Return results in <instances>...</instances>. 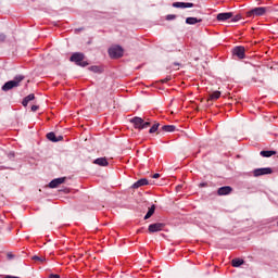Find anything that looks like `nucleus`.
I'll use <instances>...</instances> for the list:
<instances>
[{
	"instance_id": "nucleus-8",
	"label": "nucleus",
	"mask_w": 278,
	"mask_h": 278,
	"mask_svg": "<svg viewBox=\"0 0 278 278\" xmlns=\"http://www.w3.org/2000/svg\"><path fill=\"white\" fill-rule=\"evenodd\" d=\"M233 191V188L229 187V186H224V187H220L218 190H217V194L219 197H227V194H231V192Z\"/></svg>"
},
{
	"instance_id": "nucleus-20",
	"label": "nucleus",
	"mask_w": 278,
	"mask_h": 278,
	"mask_svg": "<svg viewBox=\"0 0 278 278\" xmlns=\"http://www.w3.org/2000/svg\"><path fill=\"white\" fill-rule=\"evenodd\" d=\"M153 214H155V204H153L147 212V214L144 215V220H149V218H151V216H153Z\"/></svg>"
},
{
	"instance_id": "nucleus-30",
	"label": "nucleus",
	"mask_w": 278,
	"mask_h": 278,
	"mask_svg": "<svg viewBox=\"0 0 278 278\" xmlns=\"http://www.w3.org/2000/svg\"><path fill=\"white\" fill-rule=\"evenodd\" d=\"M8 260H14V254L11 252L7 254Z\"/></svg>"
},
{
	"instance_id": "nucleus-16",
	"label": "nucleus",
	"mask_w": 278,
	"mask_h": 278,
	"mask_svg": "<svg viewBox=\"0 0 278 278\" xmlns=\"http://www.w3.org/2000/svg\"><path fill=\"white\" fill-rule=\"evenodd\" d=\"M34 99H36V96L34 93L26 96L22 101V105L24 108H27V105H29V101H34Z\"/></svg>"
},
{
	"instance_id": "nucleus-32",
	"label": "nucleus",
	"mask_w": 278,
	"mask_h": 278,
	"mask_svg": "<svg viewBox=\"0 0 278 278\" xmlns=\"http://www.w3.org/2000/svg\"><path fill=\"white\" fill-rule=\"evenodd\" d=\"M37 110H38V105H33L31 106V112H37Z\"/></svg>"
},
{
	"instance_id": "nucleus-6",
	"label": "nucleus",
	"mask_w": 278,
	"mask_h": 278,
	"mask_svg": "<svg viewBox=\"0 0 278 278\" xmlns=\"http://www.w3.org/2000/svg\"><path fill=\"white\" fill-rule=\"evenodd\" d=\"M266 14L265 7H256L248 12V16H264Z\"/></svg>"
},
{
	"instance_id": "nucleus-27",
	"label": "nucleus",
	"mask_w": 278,
	"mask_h": 278,
	"mask_svg": "<svg viewBox=\"0 0 278 278\" xmlns=\"http://www.w3.org/2000/svg\"><path fill=\"white\" fill-rule=\"evenodd\" d=\"M148 127H151V122H142V126H141V129H148Z\"/></svg>"
},
{
	"instance_id": "nucleus-34",
	"label": "nucleus",
	"mask_w": 278,
	"mask_h": 278,
	"mask_svg": "<svg viewBox=\"0 0 278 278\" xmlns=\"http://www.w3.org/2000/svg\"><path fill=\"white\" fill-rule=\"evenodd\" d=\"M162 81H163V84H166L167 81H170V78H165Z\"/></svg>"
},
{
	"instance_id": "nucleus-14",
	"label": "nucleus",
	"mask_w": 278,
	"mask_h": 278,
	"mask_svg": "<svg viewBox=\"0 0 278 278\" xmlns=\"http://www.w3.org/2000/svg\"><path fill=\"white\" fill-rule=\"evenodd\" d=\"M92 164H96L97 166H110V162H108L106 157H98L93 160Z\"/></svg>"
},
{
	"instance_id": "nucleus-37",
	"label": "nucleus",
	"mask_w": 278,
	"mask_h": 278,
	"mask_svg": "<svg viewBox=\"0 0 278 278\" xmlns=\"http://www.w3.org/2000/svg\"><path fill=\"white\" fill-rule=\"evenodd\" d=\"M252 81H254V83H255V81H256V80H255V78H252Z\"/></svg>"
},
{
	"instance_id": "nucleus-36",
	"label": "nucleus",
	"mask_w": 278,
	"mask_h": 278,
	"mask_svg": "<svg viewBox=\"0 0 278 278\" xmlns=\"http://www.w3.org/2000/svg\"><path fill=\"white\" fill-rule=\"evenodd\" d=\"M174 66H179V63H174Z\"/></svg>"
},
{
	"instance_id": "nucleus-19",
	"label": "nucleus",
	"mask_w": 278,
	"mask_h": 278,
	"mask_svg": "<svg viewBox=\"0 0 278 278\" xmlns=\"http://www.w3.org/2000/svg\"><path fill=\"white\" fill-rule=\"evenodd\" d=\"M203 20L197 18V17H187L186 18V24L187 25H197V23H202Z\"/></svg>"
},
{
	"instance_id": "nucleus-13",
	"label": "nucleus",
	"mask_w": 278,
	"mask_h": 278,
	"mask_svg": "<svg viewBox=\"0 0 278 278\" xmlns=\"http://www.w3.org/2000/svg\"><path fill=\"white\" fill-rule=\"evenodd\" d=\"M130 123H132V125L135 126V129H142V123H143L142 117L136 116L130 119Z\"/></svg>"
},
{
	"instance_id": "nucleus-15",
	"label": "nucleus",
	"mask_w": 278,
	"mask_h": 278,
	"mask_svg": "<svg viewBox=\"0 0 278 278\" xmlns=\"http://www.w3.org/2000/svg\"><path fill=\"white\" fill-rule=\"evenodd\" d=\"M142 186H149V180L147 178H141V179L137 180L132 185V188L138 189V188H142Z\"/></svg>"
},
{
	"instance_id": "nucleus-26",
	"label": "nucleus",
	"mask_w": 278,
	"mask_h": 278,
	"mask_svg": "<svg viewBox=\"0 0 278 278\" xmlns=\"http://www.w3.org/2000/svg\"><path fill=\"white\" fill-rule=\"evenodd\" d=\"M31 260H34L35 262H45V257L38 255H34Z\"/></svg>"
},
{
	"instance_id": "nucleus-39",
	"label": "nucleus",
	"mask_w": 278,
	"mask_h": 278,
	"mask_svg": "<svg viewBox=\"0 0 278 278\" xmlns=\"http://www.w3.org/2000/svg\"><path fill=\"white\" fill-rule=\"evenodd\" d=\"M256 1H261V0H256Z\"/></svg>"
},
{
	"instance_id": "nucleus-2",
	"label": "nucleus",
	"mask_w": 278,
	"mask_h": 278,
	"mask_svg": "<svg viewBox=\"0 0 278 278\" xmlns=\"http://www.w3.org/2000/svg\"><path fill=\"white\" fill-rule=\"evenodd\" d=\"M84 53L81 52H75L71 55L70 60L72 62L76 63V66H81L83 68H86V66H88V61H84Z\"/></svg>"
},
{
	"instance_id": "nucleus-35",
	"label": "nucleus",
	"mask_w": 278,
	"mask_h": 278,
	"mask_svg": "<svg viewBox=\"0 0 278 278\" xmlns=\"http://www.w3.org/2000/svg\"><path fill=\"white\" fill-rule=\"evenodd\" d=\"M200 186L203 188V187H205V186H206V184H205V182H202Z\"/></svg>"
},
{
	"instance_id": "nucleus-9",
	"label": "nucleus",
	"mask_w": 278,
	"mask_h": 278,
	"mask_svg": "<svg viewBox=\"0 0 278 278\" xmlns=\"http://www.w3.org/2000/svg\"><path fill=\"white\" fill-rule=\"evenodd\" d=\"M148 229L150 233H156V231H162L164 229V224L163 223L151 224Z\"/></svg>"
},
{
	"instance_id": "nucleus-33",
	"label": "nucleus",
	"mask_w": 278,
	"mask_h": 278,
	"mask_svg": "<svg viewBox=\"0 0 278 278\" xmlns=\"http://www.w3.org/2000/svg\"><path fill=\"white\" fill-rule=\"evenodd\" d=\"M159 177H160V174H154V175L152 176L153 179H159Z\"/></svg>"
},
{
	"instance_id": "nucleus-25",
	"label": "nucleus",
	"mask_w": 278,
	"mask_h": 278,
	"mask_svg": "<svg viewBox=\"0 0 278 278\" xmlns=\"http://www.w3.org/2000/svg\"><path fill=\"white\" fill-rule=\"evenodd\" d=\"M89 71H92V73H101V68L97 65L89 67Z\"/></svg>"
},
{
	"instance_id": "nucleus-3",
	"label": "nucleus",
	"mask_w": 278,
	"mask_h": 278,
	"mask_svg": "<svg viewBox=\"0 0 278 278\" xmlns=\"http://www.w3.org/2000/svg\"><path fill=\"white\" fill-rule=\"evenodd\" d=\"M123 47L121 46H114L112 48L109 49V55L110 58H112L113 60H116L118 58H123Z\"/></svg>"
},
{
	"instance_id": "nucleus-17",
	"label": "nucleus",
	"mask_w": 278,
	"mask_h": 278,
	"mask_svg": "<svg viewBox=\"0 0 278 278\" xmlns=\"http://www.w3.org/2000/svg\"><path fill=\"white\" fill-rule=\"evenodd\" d=\"M260 155H262V157H273V155H277V151L263 150V151L260 152Z\"/></svg>"
},
{
	"instance_id": "nucleus-7",
	"label": "nucleus",
	"mask_w": 278,
	"mask_h": 278,
	"mask_svg": "<svg viewBox=\"0 0 278 278\" xmlns=\"http://www.w3.org/2000/svg\"><path fill=\"white\" fill-rule=\"evenodd\" d=\"M233 17L232 12H225V13H219L217 14L216 18L219 23H225V21H229V18Z\"/></svg>"
},
{
	"instance_id": "nucleus-38",
	"label": "nucleus",
	"mask_w": 278,
	"mask_h": 278,
	"mask_svg": "<svg viewBox=\"0 0 278 278\" xmlns=\"http://www.w3.org/2000/svg\"><path fill=\"white\" fill-rule=\"evenodd\" d=\"M11 155L14 157V153H11Z\"/></svg>"
},
{
	"instance_id": "nucleus-1",
	"label": "nucleus",
	"mask_w": 278,
	"mask_h": 278,
	"mask_svg": "<svg viewBox=\"0 0 278 278\" xmlns=\"http://www.w3.org/2000/svg\"><path fill=\"white\" fill-rule=\"evenodd\" d=\"M25 79V76L23 75H17L14 77L13 80H9L7 81L3 86H2V90L3 92H8L10 90H12V88H18L20 84Z\"/></svg>"
},
{
	"instance_id": "nucleus-10",
	"label": "nucleus",
	"mask_w": 278,
	"mask_h": 278,
	"mask_svg": "<svg viewBox=\"0 0 278 278\" xmlns=\"http://www.w3.org/2000/svg\"><path fill=\"white\" fill-rule=\"evenodd\" d=\"M64 181H66V177L55 178L49 182V188H58V186H61Z\"/></svg>"
},
{
	"instance_id": "nucleus-12",
	"label": "nucleus",
	"mask_w": 278,
	"mask_h": 278,
	"mask_svg": "<svg viewBox=\"0 0 278 278\" xmlns=\"http://www.w3.org/2000/svg\"><path fill=\"white\" fill-rule=\"evenodd\" d=\"M173 8H180L181 10L186 8H194V3L192 2H174Z\"/></svg>"
},
{
	"instance_id": "nucleus-11",
	"label": "nucleus",
	"mask_w": 278,
	"mask_h": 278,
	"mask_svg": "<svg viewBox=\"0 0 278 278\" xmlns=\"http://www.w3.org/2000/svg\"><path fill=\"white\" fill-rule=\"evenodd\" d=\"M47 138L50 140V142H62L64 140L63 136H55V132L51 131L47 134Z\"/></svg>"
},
{
	"instance_id": "nucleus-28",
	"label": "nucleus",
	"mask_w": 278,
	"mask_h": 278,
	"mask_svg": "<svg viewBox=\"0 0 278 278\" xmlns=\"http://www.w3.org/2000/svg\"><path fill=\"white\" fill-rule=\"evenodd\" d=\"M175 18H177V15H175V14L166 15V21H175Z\"/></svg>"
},
{
	"instance_id": "nucleus-29",
	"label": "nucleus",
	"mask_w": 278,
	"mask_h": 278,
	"mask_svg": "<svg viewBox=\"0 0 278 278\" xmlns=\"http://www.w3.org/2000/svg\"><path fill=\"white\" fill-rule=\"evenodd\" d=\"M0 42H5V34H0Z\"/></svg>"
},
{
	"instance_id": "nucleus-31",
	"label": "nucleus",
	"mask_w": 278,
	"mask_h": 278,
	"mask_svg": "<svg viewBox=\"0 0 278 278\" xmlns=\"http://www.w3.org/2000/svg\"><path fill=\"white\" fill-rule=\"evenodd\" d=\"M49 278H60V275H58V274H51V275L49 276Z\"/></svg>"
},
{
	"instance_id": "nucleus-24",
	"label": "nucleus",
	"mask_w": 278,
	"mask_h": 278,
	"mask_svg": "<svg viewBox=\"0 0 278 278\" xmlns=\"http://www.w3.org/2000/svg\"><path fill=\"white\" fill-rule=\"evenodd\" d=\"M231 18V22L232 23H238V21H241L242 20V15H240V14H237V15H232V17H230Z\"/></svg>"
},
{
	"instance_id": "nucleus-5",
	"label": "nucleus",
	"mask_w": 278,
	"mask_h": 278,
	"mask_svg": "<svg viewBox=\"0 0 278 278\" xmlns=\"http://www.w3.org/2000/svg\"><path fill=\"white\" fill-rule=\"evenodd\" d=\"M254 177H262L264 175H273V168L270 167H262V168H255L253 170Z\"/></svg>"
},
{
	"instance_id": "nucleus-21",
	"label": "nucleus",
	"mask_w": 278,
	"mask_h": 278,
	"mask_svg": "<svg viewBox=\"0 0 278 278\" xmlns=\"http://www.w3.org/2000/svg\"><path fill=\"white\" fill-rule=\"evenodd\" d=\"M231 264H232L233 268H240V266H242V264H244V260L233 258Z\"/></svg>"
},
{
	"instance_id": "nucleus-18",
	"label": "nucleus",
	"mask_w": 278,
	"mask_h": 278,
	"mask_svg": "<svg viewBox=\"0 0 278 278\" xmlns=\"http://www.w3.org/2000/svg\"><path fill=\"white\" fill-rule=\"evenodd\" d=\"M177 127L175 125H164L161 127V130L167 134H173V131H175Z\"/></svg>"
},
{
	"instance_id": "nucleus-4",
	"label": "nucleus",
	"mask_w": 278,
	"mask_h": 278,
	"mask_svg": "<svg viewBox=\"0 0 278 278\" xmlns=\"http://www.w3.org/2000/svg\"><path fill=\"white\" fill-rule=\"evenodd\" d=\"M232 55L238 58V60H244L247 58V50L243 46H236L232 49Z\"/></svg>"
},
{
	"instance_id": "nucleus-23",
	"label": "nucleus",
	"mask_w": 278,
	"mask_h": 278,
	"mask_svg": "<svg viewBox=\"0 0 278 278\" xmlns=\"http://www.w3.org/2000/svg\"><path fill=\"white\" fill-rule=\"evenodd\" d=\"M160 129V123L153 124V126L150 128L149 134H155Z\"/></svg>"
},
{
	"instance_id": "nucleus-22",
	"label": "nucleus",
	"mask_w": 278,
	"mask_h": 278,
	"mask_svg": "<svg viewBox=\"0 0 278 278\" xmlns=\"http://www.w3.org/2000/svg\"><path fill=\"white\" fill-rule=\"evenodd\" d=\"M220 99V91H214L210 94L208 101H216Z\"/></svg>"
}]
</instances>
